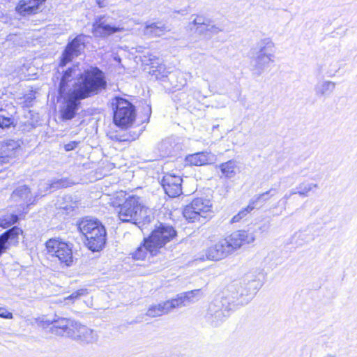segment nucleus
<instances>
[{
    "mask_svg": "<svg viewBox=\"0 0 357 357\" xmlns=\"http://www.w3.org/2000/svg\"><path fill=\"white\" fill-rule=\"evenodd\" d=\"M107 82L105 73L97 66H90L77 77L71 89L63 94H59L64 100L61 110L63 119L75 117L80 101L101 93L107 89Z\"/></svg>",
    "mask_w": 357,
    "mask_h": 357,
    "instance_id": "1",
    "label": "nucleus"
},
{
    "mask_svg": "<svg viewBox=\"0 0 357 357\" xmlns=\"http://www.w3.org/2000/svg\"><path fill=\"white\" fill-rule=\"evenodd\" d=\"M261 287L259 280L245 278L228 284L220 298L233 311L248 304Z\"/></svg>",
    "mask_w": 357,
    "mask_h": 357,
    "instance_id": "2",
    "label": "nucleus"
},
{
    "mask_svg": "<svg viewBox=\"0 0 357 357\" xmlns=\"http://www.w3.org/2000/svg\"><path fill=\"white\" fill-rule=\"evenodd\" d=\"M119 220L123 222L135 225L142 231L153 220L151 211L143 204L138 196H129L123 204H119Z\"/></svg>",
    "mask_w": 357,
    "mask_h": 357,
    "instance_id": "3",
    "label": "nucleus"
},
{
    "mask_svg": "<svg viewBox=\"0 0 357 357\" xmlns=\"http://www.w3.org/2000/svg\"><path fill=\"white\" fill-rule=\"evenodd\" d=\"M255 240V235L252 231H236L227 238L222 239L214 245L208 248L205 250L206 259L212 261L220 260L243 245L251 243Z\"/></svg>",
    "mask_w": 357,
    "mask_h": 357,
    "instance_id": "4",
    "label": "nucleus"
},
{
    "mask_svg": "<svg viewBox=\"0 0 357 357\" xmlns=\"http://www.w3.org/2000/svg\"><path fill=\"white\" fill-rule=\"evenodd\" d=\"M274 43L270 38L261 40L250 51V70L255 76H260L274 60Z\"/></svg>",
    "mask_w": 357,
    "mask_h": 357,
    "instance_id": "5",
    "label": "nucleus"
},
{
    "mask_svg": "<svg viewBox=\"0 0 357 357\" xmlns=\"http://www.w3.org/2000/svg\"><path fill=\"white\" fill-rule=\"evenodd\" d=\"M113 110V122L121 128L127 129L130 127L136 119L135 106L126 98L116 96L111 102Z\"/></svg>",
    "mask_w": 357,
    "mask_h": 357,
    "instance_id": "6",
    "label": "nucleus"
},
{
    "mask_svg": "<svg viewBox=\"0 0 357 357\" xmlns=\"http://www.w3.org/2000/svg\"><path fill=\"white\" fill-rule=\"evenodd\" d=\"M176 236L177 231L173 226L158 222L149 236L145 238V242L151 251H158Z\"/></svg>",
    "mask_w": 357,
    "mask_h": 357,
    "instance_id": "7",
    "label": "nucleus"
},
{
    "mask_svg": "<svg viewBox=\"0 0 357 357\" xmlns=\"http://www.w3.org/2000/svg\"><path fill=\"white\" fill-rule=\"evenodd\" d=\"M48 254L56 257L62 267L73 265L74 257L73 244L57 238H50L45 243Z\"/></svg>",
    "mask_w": 357,
    "mask_h": 357,
    "instance_id": "8",
    "label": "nucleus"
},
{
    "mask_svg": "<svg viewBox=\"0 0 357 357\" xmlns=\"http://www.w3.org/2000/svg\"><path fill=\"white\" fill-rule=\"evenodd\" d=\"M211 207L212 204L209 199L197 197L184 208L183 215L189 222H202L211 216Z\"/></svg>",
    "mask_w": 357,
    "mask_h": 357,
    "instance_id": "9",
    "label": "nucleus"
},
{
    "mask_svg": "<svg viewBox=\"0 0 357 357\" xmlns=\"http://www.w3.org/2000/svg\"><path fill=\"white\" fill-rule=\"evenodd\" d=\"M233 310L227 307L219 297L215 298L208 307L205 319L213 327L220 326L230 315Z\"/></svg>",
    "mask_w": 357,
    "mask_h": 357,
    "instance_id": "10",
    "label": "nucleus"
},
{
    "mask_svg": "<svg viewBox=\"0 0 357 357\" xmlns=\"http://www.w3.org/2000/svg\"><path fill=\"white\" fill-rule=\"evenodd\" d=\"M123 29L116 25L113 17L108 15L98 16L95 19L92 26L94 36L105 38Z\"/></svg>",
    "mask_w": 357,
    "mask_h": 357,
    "instance_id": "11",
    "label": "nucleus"
},
{
    "mask_svg": "<svg viewBox=\"0 0 357 357\" xmlns=\"http://www.w3.org/2000/svg\"><path fill=\"white\" fill-rule=\"evenodd\" d=\"M85 38L84 34L77 35L72 40H70L63 50L60 66H65L75 58L79 56L85 49Z\"/></svg>",
    "mask_w": 357,
    "mask_h": 357,
    "instance_id": "12",
    "label": "nucleus"
},
{
    "mask_svg": "<svg viewBox=\"0 0 357 357\" xmlns=\"http://www.w3.org/2000/svg\"><path fill=\"white\" fill-rule=\"evenodd\" d=\"M10 199L20 207L18 211L22 213H27L28 207L35 202L31 189L26 185L17 187L13 191Z\"/></svg>",
    "mask_w": 357,
    "mask_h": 357,
    "instance_id": "13",
    "label": "nucleus"
},
{
    "mask_svg": "<svg viewBox=\"0 0 357 357\" xmlns=\"http://www.w3.org/2000/svg\"><path fill=\"white\" fill-rule=\"evenodd\" d=\"M70 338L82 344L93 343L98 340L97 333L87 326L75 321Z\"/></svg>",
    "mask_w": 357,
    "mask_h": 357,
    "instance_id": "14",
    "label": "nucleus"
},
{
    "mask_svg": "<svg viewBox=\"0 0 357 357\" xmlns=\"http://www.w3.org/2000/svg\"><path fill=\"white\" fill-rule=\"evenodd\" d=\"M182 178L174 174H166L160 181L165 192L170 197L182 194Z\"/></svg>",
    "mask_w": 357,
    "mask_h": 357,
    "instance_id": "15",
    "label": "nucleus"
},
{
    "mask_svg": "<svg viewBox=\"0 0 357 357\" xmlns=\"http://www.w3.org/2000/svg\"><path fill=\"white\" fill-rule=\"evenodd\" d=\"M89 238H84L85 245L93 252H98L102 250L106 243L107 232L104 225L95 229Z\"/></svg>",
    "mask_w": 357,
    "mask_h": 357,
    "instance_id": "16",
    "label": "nucleus"
},
{
    "mask_svg": "<svg viewBox=\"0 0 357 357\" xmlns=\"http://www.w3.org/2000/svg\"><path fill=\"white\" fill-rule=\"evenodd\" d=\"M22 230L17 226L6 230L0 235V256L12 246H16L19 243V236Z\"/></svg>",
    "mask_w": 357,
    "mask_h": 357,
    "instance_id": "17",
    "label": "nucleus"
},
{
    "mask_svg": "<svg viewBox=\"0 0 357 357\" xmlns=\"http://www.w3.org/2000/svg\"><path fill=\"white\" fill-rule=\"evenodd\" d=\"M19 148V140L6 139L0 141V167L8 163L15 156V152Z\"/></svg>",
    "mask_w": 357,
    "mask_h": 357,
    "instance_id": "18",
    "label": "nucleus"
},
{
    "mask_svg": "<svg viewBox=\"0 0 357 357\" xmlns=\"http://www.w3.org/2000/svg\"><path fill=\"white\" fill-rule=\"evenodd\" d=\"M75 321L59 317L54 319L52 322V326L51 327L52 333L59 336L70 337L73 333V326Z\"/></svg>",
    "mask_w": 357,
    "mask_h": 357,
    "instance_id": "19",
    "label": "nucleus"
},
{
    "mask_svg": "<svg viewBox=\"0 0 357 357\" xmlns=\"http://www.w3.org/2000/svg\"><path fill=\"white\" fill-rule=\"evenodd\" d=\"M85 70L86 69L82 72L79 71H79V68L78 66L76 65L73 66L63 71L58 86V93L63 94L65 92H68V90L71 89V87L69 86V82H70L74 78L75 82L77 80V77L82 74Z\"/></svg>",
    "mask_w": 357,
    "mask_h": 357,
    "instance_id": "20",
    "label": "nucleus"
},
{
    "mask_svg": "<svg viewBox=\"0 0 357 357\" xmlns=\"http://www.w3.org/2000/svg\"><path fill=\"white\" fill-rule=\"evenodd\" d=\"M199 289H194L192 291L182 292L176 296V298L170 301L173 309L189 305L199 300Z\"/></svg>",
    "mask_w": 357,
    "mask_h": 357,
    "instance_id": "21",
    "label": "nucleus"
},
{
    "mask_svg": "<svg viewBox=\"0 0 357 357\" xmlns=\"http://www.w3.org/2000/svg\"><path fill=\"white\" fill-rule=\"evenodd\" d=\"M46 0H21L16 6V10L22 16H29L38 13Z\"/></svg>",
    "mask_w": 357,
    "mask_h": 357,
    "instance_id": "22",
    "label": "nucleus"
},
{
    "mask_svg": "<svg viewBox=\"0 0 357 357\" xmlns=\"http://www.w3.org/2000/svg\"><path fill=\"white\" fill-rule=\"evenodd\" d=\"M77 229L84 238H89L93 231L103 225L96 218L86 217L77 222Z\"/></svg>",
    "mask_w": 357,
    "mask_h": 357,
    "instance_id": "23",
    "label": "nucleus"
},
{
    "mask_svg": "<svg viewBox=\"0 0 357 357\" xmlns=\"http://www.w3.org/2000/svg\"><path fill=\"white\" fill-rule=\"evenodd\" d=\"M195 26V31L199 33H217L220 29L213 24L211 20L202 15H197L192 20L191 22Z\"/></svg>",
    "mask_w": 357,
    "mask_h": 357,
    "instance_id": "24",
    "label": "nucleus"
},
{
    "mask_svg": "<svg viewBox=\"0 0 357 357\" xmlns=\"http://www.w3.org/2000/svg\"><path fill=\"white\" fill-rule=\"evenodd\" d=\"M314 239L313 229L311 226H307L305 229L295 232L291 238L290 243L296 245L297 247H301Z\"/></svg>",
    "mask_w": 357,
    "mask_h": 357,
    "instance_id": "25",
    "label": "nucleus"
},
{
    "mask_svg": "<svg viewBox=\"0 0 357 357\" xmlns=\"http://www.w3.org/2000/svg\"><path fill=\"white\" fill-rule=\"evenodd\" d=\"M336 84L329 80L318 82L314 88L315 95L319 98L329 97L335 89Z\"/></svg>",
    "mask_w": 357,
    "mask_h": 357,
    "instance_id": "26",
    "label": "nucleus"
},
{
    "mask_svg": "<svg viewBox=\"0 0 357 357\" xmlns=\"http://www.w3.org/2000/svg\"><path fill=\"white\" fill-rule=\"evenodd\" d=\"M221 172L220 178H232L237 174L238 162L236 160H229L216 167Z\"/></svg>",
    "mask_w": 357,
    "mask_h": 357,
    "instance_id": "27",
    "label": "nucleus"
},
{
    "mask_svg": "<svg viewBox=\"0 0 357 357\" xmlns=\"http://www.w3.org/2000/svg\"><path fill=\"white\" fill-rule=\"evenodd\" d=\"M172 310H173V307L170 301L168 300L158 305H151L146 312V315L151 317H156L167 314Z\"/></svg>",
    "mask_w": 357,
    "mask_h": 357,
    "instance_id": "28",
    "label": "nucleus"
},
{
    "mask_svg": "<svg viewBox=\"0 0 357 357\" xmlns=\"http://www.w3.org/2000/svg\"><path fill=\"white\" fill-rule=\"evenodd\" d=\"M180 146L175 142L174 139L168 137L163 139L159 144V150L164 155H173L179 149Z\"/></svg>",
    "mask_w": 357,
    "mask_h": 357,
    "instance_id": "29",
    "label": "nucleus"
},
{
    "mask_svg": "<svg viewBox=\"0 0 357 357\" xmlns=\"http://www.w3.org/2000/svg\"><path fill=\"white\" fill-rule=\"evenodd\" d=\"M13 114L6 109L0 108V130H6L16 126Z\"/></svg>",
    "mask_w": 357,
    "mask_h": 357,
    "instance_id": "30",
    "label": "nucleus"
},
{
    "mask_svg": "<svg viewBox=\"0 0 357 357\" xmlns=\"http://www.w3.org/2000/svg\"><path fill=\"white\" fill-rule=\"evenodd\" d=\"M168 31L169 29L162 22L147 24L144 29L145 34L153 37L161 36Z\"/></svg>",
    "mask_w": 357,
    "mask_h": 357,
    "instance_id": "31",
    "label": "nucleus"
},
{
    "mask_svg": "<svg viewBox=\"0 0 357 357\" xmlns=\"http://www.w3.org/2000/svg\"><path fill=\"white\" fill-rule=\"evenodd\" d=\"M209 156L206 152H198L185 157V162L190 165H204L209 163Z\"/></svg>",
    "mask_w": 357,
    "mask_h": 357,
    "instance_id": "32",
    "label": "nucleus"
},
{
    "mask_svg": "<svg viewBox=\"0 0 357 357\" xmlns=\"http://www.w3.org/2000/svg\"><path fill=\"white\" fill-rule=\"evenodd\" d=\"M71 183L68 178L53 179L48 183H44L42 185H46L47 188L50 189V192H54L60 188L70 186Z\"/></svg>",
    "mask_w": 357,
    "mask_h": 357,
    "instance_id": "33",
    "label": "nucleus"
},
{
    "mask_svg": "<svg viewBox=\"0 0 357 357\" xmlns=\"http://www.w3.org/2000/svg\"><path fill=\"white\" fill-rule=\"evenodd\" d=\"M147 252H150L151 255H156L158 252V250L151 251V249L149 248L148 244L145 242L144 238L142 245L133 252L132 257L137 260L144 259L146 256Z\"/></svg>",
    "mask_w": 357,
    "mask_h": 357,
    "instance_id": "34",
    "label": "nucleus"
},
{
    "mask_svg": "<svg viewBox=\"0 0 357 357\" xmlns=\"http://www.w3.org/2000/svg\"><path fill=\"white\" fill-rule=\"evenodd\" d=\"M314 188H318V185L313 183L303 182L296 186V190L298 195L305 197L309 195V192Z\"/></svg>",
    "mask_w": 357,
    "mask_h": 357,
    "instance_id": "35",
    "label": "nucleus"
},
{
    "mask_svg": "<svg viewBox=\"0 0 357 357\" xmlns=\"http://www.w3.org/2000/svg\"><path fill=\"white\" fill-rule=\"evenodd\" d=\"M174 100L175 102H176L180 105L185 106V105H189L191 102V101L192 100V97L190 96L186 92L181 91V92L177 93L174 96Z\"/></svg>",
    "mask_w": 357,
    "mask_h": 357,
    "instance_id": "36",
    "label": "nucleus"
},
{
    "mask_svg": "<svg viewBox=\"0 0 357 357\" xmlns=\"http://www.w3.org/2000/svg\"><path fill=\"white\" fill-rule=\"evenodd\" d=\"M88 294L86 289H80L73 292L70 296L65 298L64 300L66 304L74 303L77 300L79 299L82 296Z\"/></svg>",
    "mask_w": 357,
    "mask_h": 357,
    "instance_id": "37",
    "label": "nucleus"
},
{
    "mask_svg": "<svg viewBox=\"0 0 357 357\" xmlns=\"http://www.w3.org/2000/svg\"><path fill=\"white\" fill-rule=\"evenodd\" d=\"M19 220V217L16 214H10L0 218V227L6 228L16 223Z\"/></svg>",
    "mask_w": 357,
    "mask_h": 357,
    "instance_id": "38",
    "label": "nucleus"
},
{
    "mask_svg": "<svg viewBox=\"0 0 357 357\" xmlns=\"http://www.w3.org/2000/svg\"><path fill=\"white\" fill-rule=\"evenodd\" d=\"M272 191H275V190L270 189L269 190L265 192L257 195L252 199L250 202L252 203V204H253V206H255V207L257 206L259 204H262L270 198L269 195Z\"/></svg>",
    "mask_w": 357,
    "mask_h": 357,
    "instance_id": "39",
    "label": "nucleus"
},
{
    "mask_svg": "<svg viewBox=\"0 0 357 357\" xmlns=\"http://www.w3.org/2000/svg\"><path fill=\"white\" fill-rule=\"evenodd\" d=\"M114 137L119 142H130L135 139L128 134L116 135Z\"/></svg>",
    "mask_w": 357,
    "mask_h": 357,
    "instance_id": "40",
    "label": "nucleus"
},
{
    "mask_svg": "<svg viewBox=\"0 0 357 357\" xmlns=\"http://www.w3.org/2000/svg\"><path fill=\"white\" fill-rule=\"evenodd\" d=\"M255 208V206H253V204H252V203L250 202L249 205L246 208H245L243 210H241V211H239V213L238 214L240 215V217L242 219L248 213H250L251 211H252Z\"/></svg>",
    "mask_w": 357,
    "mask_h": 357,
    "instance_id": "41",
    "label": "nucleus"
},
{
    "mask_svg": "<svg viewBox=\"0 0 357 357\" xmlns=\"http://www.w3.org/2000/svg\"><path fill=\"white\" fill-rule=\"evenodd\" d=\"M255 208V206H253V204H252V203L250 202L249 205L246 208H245L243 210H241V211H239V213L238 214L240 215V217L242 219L248 213H250L251 211H252Z\"/></svg>",
    "mask_w": 357,
    "mask_h": 357,
    "instance_id": "42",
    "label": "nucleus"
},
{
    "mask_svg": "<svg viewBox=\"0 0 357 357\" xmlns=\"http://www.w3.org/2000/svg\"><path fill=\"white\" fill-rule=\"evenodd\" d=\"M35 99L34 95L32 93L27 94L24 96V106L26 107H29L32 106V102Z\"/></svg>",
    "mask_w": 357,
    "mask_h": 357,
    "instance_id": "43",
    "label": "nucleus"
},
{
    "mask_svg": "<svg viewBox=\"0 0 357 357\" xmlns=\"http://www.w3.org/2000/svg\"><path fill=\"white\" fill-rule=\"evenodd\" d=\"M0 317L7 319H12L13 318V315L11 312L7 311L3 307H0Z\"/></svg>",
    "mask_w": 357,
    "mask_h": 357,
    "instance_id": "44",
    "label": "nucleus"
},
{
    "mask_svg": "<svg viewBox=\"0 0 357 357\" xmlns=\"http://www.w3.org/2000/svg\"><path fill=\"white\" fill-rule=\"evenodd\" d=\"M291 197V195H290V193H286L284 197L278 202V204H282L283 206V208L285 209L286 208V205L287 204V200L289 199H290V197Z\"/></svg>",
    "mask_w": 357,
    "mask_h": 357,
    "instance_id": "45",
    "label": "nucleus"
},
{
    "mask_svg": "<svg viewBox=\"0 0 357 357\" xmlns=\"http://www.w3.org/2000/svg\"><path fill=\"white\" fill-rule=\"evenodd\" d=\"M45 182H40L38 185V195L43 196V193H46L47 192H50V189L47 188L46 185H42Z\"/></svg>",
    "mask_w": 357,
    "mask_h": 357,
    "instance_id": "46",
    "label": "nucleus"
},
{
    "mask_svg": "<svg viewBox=\"0 0 357 357\" xmlns=\"http://www.w3.org/2000/svg\"><path fill=\"white\" fill-rule=\"evenodd\" d=\"M77 145V142L73 141L70 142L68 144H65L64 148L66 151H70L74 150Z\"/></svg>",
    "mask_w": 357,
    "mask_h": 357,
    "instance_id": "47",
    "label": "nucleus"
},
{
    "mask_svg": "<svg viewBox=\"0 0 357 357\" xmlns=\"http://www.w3.org/2000/svg\"><path fill=\"white\" fill-rule=\"evenodd\" d=\"M157 60H158V59L156 56L150 55V57L149 59V65H151L152 67H154L155 64L159 63L158 62L156 61Z\"/></svg>",
    "mask_w": 357,
    "mask_h": 357,
    "instance_id": "48",
    "label": "nucleus"
},
{
    "mask_svg": "<svg viewBox=\"0 0 357 357\" xmlns=\"http://www.w3.org/2000/svg\"><path fill=\"white\" fill-rule=\"evenodd\" d=\"M96 3L98 4L99 8H104L107 6V0H96Z\"/></svg>",
    "mask_w": 357,
    "mask_h": 357,
    "instance_id": "49",
    "label": "nucleus"
},
{
    "mask_svg": "<svg viewBox=\"0 0 357 357\" xmlns=\"http://www.w3.org/2000/svg\"><path fill=\"white\" fill-rule=\"evenodd\" d=\"M241 220V217H240V215L236 214V215H234V216L231 218V223L237 222H239Z\"/></svg>",
    "mask_w": 357,
    "mask_h": 357,
    "instance_id": "50",
    "label": "nucleus"
},
{
    "mask_svg": "<svg viewBox=\"0 0 357 357\" xmlns=\"http://www.w3.org/2000/svg\"><path fill=\"white\" fill-rule=\"evenodd\" d=\"M289 193H290V195L291 196L294 195L298 194L296 188V189H292L291 190H290Z\"/></svg>",
    "mask_w": 357,
    "mask_h": 357,
    "instance_id": "51",
    "label": "nucleus"
},
{
    "mask_svg": "<svg viewBox=\"0 0 357 357\" xmlns=\"http://www.w3.org/2000/svg\"><path fill=\"white\" fill-rule=\"evenodd\" d=\"M74 208H75V207H73V206H70V207H68V206H64V207H63V208H64L65 210H66V211H68V210H70V211H73V210H74Z\"/></svg>",
    "mask_w": 357,
    "mask_h": 357,
    "instance_id": "52",
    "label": "nucleus"
},
{
    "mask_svg": "<svg viewBox=\"0 0 357 357\" xmlns=\"http://www.w3.org/2000/svg\"><path fill=\"white\" fill-rule=\"evenodd\" d=\"M13 35H9V36H8V40H12V38H13Z\"/></svg>",
    "mask_w": 357,
    "mask_h": 357,
    "instance_id": "53",
    "label": "nucleus"
},
{
    "mask_svg": "<svg viewBox=\"0 0 357 357\" xmlns=\"http://www.w3.org/2000/svg\"><path fill=\"white\" fill-rule=\"evenodd\" d=\"M287 178H288V177H285V178H283V179H282V180H283V181H284V180H286V179H287Z\"/></svg>",
    "mask_w": 357,
    "mask_h": 357,
    "instance_id": "54",
    "label": "nucleus"
}]
</instances>
